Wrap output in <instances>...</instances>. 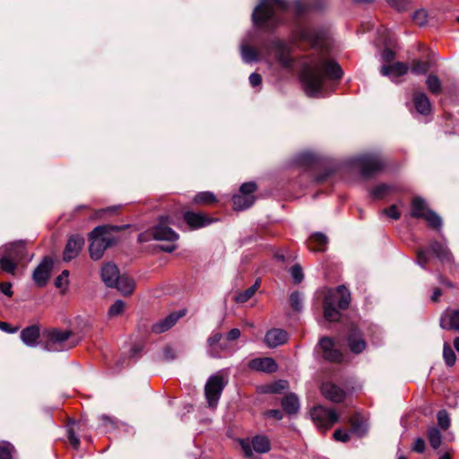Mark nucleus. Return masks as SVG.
<instances>
[{
  "instance_id": "1",
  "label": "nucleus",
  "mask_w": 459,
  "mask_h": 459,
  "mask_svg": "<svg viewBox=\"0 0 459 459\" xmlns=\"http://www.w3.org/2000/svg\"><path fill=\"white\" fill-rule=\"evenodd\" d=\"M342 76V70L336 62L319 56L303 65L300 80L307 96L323 97L326 82Z\"/></svg>"
},
{
  "instance_id": "2",
  "label": "nucleus",
  "mask_w": 459,
  "mask_h": 459,
  "mask_svg": "<svg viewBox=\"0 0 459 459\" xmlns=\"http://www.w3.org/2000/svg\"><path fill=\"white\" fill-rule=\"evenodd\" d=\"M290 7L285 0H260L252 13L255 26L273 28L281 22L280 13Z\"/></svg>"
},
{
  "instance_id": "3",
  "label": "nucleus",
  "mask_w": 459,
  "mask_h": 459,
  "mask_svg": "<svg viewBox=\"0 0 459 459\" xmlns=\"http://www.w3.org/2000/svg\"><path fill=\"white\" fill-rule=\"evenodd\" d=\"M126 228V225H100L95 227L89 236L91 240L89 247L91 258L100 260L107 248L117 242V238L113 235V232H117Z\"/></svg>"
},
{
  "instance_id": "4",
  "label": "nucleus",
  "mask_w": 459,
  "mask_h": 459,
  "mask_svg": "<svg viewBox=\"0 0 459 459\" xmlns=\"http://www.w3.org/2000/svg\"><path fill=\"white\" fill-rule=\"evenodd\" d=\"M411 216L422 218L428 224L435 229L440 230L442 226L441 217L434 211L429 209L426 202L421 197H415L411 202Z\"/></svg>"
},
{
  "instance_id": "5",
  "label": "nucleus",
  "mask_w": 459,
  "mask_h": 459,
  "mask_svg": "<svg viewBox=\"0 0 459 459\" xmlns=\"http://www.w3.org/2000/svg\"><path fill=\"white\" fill-rule=\"evenodd\" d=\"M354 164L359 168L363 177L369 178L383 169L385 161L377 153H366L356 157Z\"/></svg>"
},
{
  "instance_id": "6",
  "label": "nucleus",
  "mask_w": 459,
  "mask_h": 459,
  "mask_svg": "<svg viewBox=\"0 0 459 459\" xmlns=\"http://www.w3.org/2000/svg\"><path fill=\"white\" fill-rule=\"evenodd\" d=\"M226 384L227 382L220 374L212 375L208 378L204 393L210 408H216Z\"/></svg>"
},
{
  "instance_id": "7",
  "label": "nucleus",
  "mask_w": 459,
  "mask_h": 459,
  "mask_svg": "<svg viewBox=\"0 0 459 459\" xmlns=\"http://www.w3.org/2000/svg\"><path fill=\"white\" fill-rule=\"evenodd\" d=\"M71 333L69 331L52 330L48 334V339L45 342L44 349L47 351L56 352L68 350L74 344H67Z\"/></svg>"
},
{
  "instance_id": "8",
  "label": "nucleus",
  "mask_w": 459,
  "mask_h": 459,
  "mask_svg": "<svg viewBox=\"0 0 459 459\" xmlns=\"http://www.w3.org/2000/svg\"><path fill=\"white\" fill-rule=\"evenodd\" d=\"M149 235H152L156 240H165L169 242H174L178 238V234L167 225V222L163 221V218L160 223L150 230V232L140 234L139 241L144 242L149 240Z\"/></svg>"
},
{
  "instance_id": "9",
  "label": "nucleus",
  "mask_w": 459,
  "mask_h": 459,
  "mask_svg": "<svg viewBox=\"0 0 459 459\" xmlns=\"http://www.w3.org/2000/svg\"><path fill=\"white\" fill-rule=\"evenodd\" d=\"M310 414L315 424L325 430L330 429L338 420L335 411L324 406L314 407Z\"/></svg>"
},
{
  "instance_id": "10",
  "label": "nucleus",
  "mask_w": 459,
  "mask_h": 459,
  "mask_svg": "<svg viewBox=\"0 0 459 459\" xmlns=\"http://www.w3.org/2000/svg\"><path fill=\"white\" fill-rule=\"evenodd\" d=\"M326 36L327 30L325 29H314L307 25L299 26L297 31V37L312 47H320L325 40Z\"/></svg>"
},
{
  "instance_id": "11",
  "label": "nucleus",
  "mask_w": 459,
  "mask_h": 459,
  "mask_svg": "<svg viewBox=\"0 0 459 459\" xmlns=\"http://www.w3.org/2000/svg\"><path fill=\"white\" fill-rule=\"evenodd\" d=\"M329 297L332 306H336L340 309L348 308L351 303V293L344 285H339L336 289L325 290L323 300Z\"/></svg>"
},
{
  "instance_id": "12",
  "label": "nucleus",
  "mask_w": 459,
  "mask_h": 459,
  "mask_svg": "<svg viewBox=\"0 0 459 459\" xmlns=\"http://www.w3.org/2000/svg\"><path fill=\"white\" fill-rule=\"evenodd\" d=\"M0 255H4L18 264L22 262L28 256L25 242L20 240L1 247Z\"/></svg>"
},
{
  "instance_id": "13",
  "label": "nucleus",
  "mask_w": 459,
  "mask_h": 459,
  "mask_svg": "<svg viewBox=\"0 0 459 459\" xmlns=\"http://www.w3.org/2000/svg\"><path fill=\"white\" fill-rule=\"evenodd\" d=\"M53 268V260L50 257H44L40 264L35 268L32 278L38 287H44L49 277Z\"/></svg>"
},
{
  "instance_id": "14",
  "label": "nucleus",
  "mask_w": 459,
  "mask_h": 459,
  "mask_svg": "<svg viewBox=\"0 0 459 459\" xmlns=\"http://www.w3.org/2000/svg\"><path fill=\"white\" fill-rule=\"evenodd\" d=\"M253 450L259 454L267 453L270 448V442L267 437L264 436H255L253 437L251 441V445L248 441L242 440L241 441V447L247 457H251L253 455Z\"/></svg>"
},
{
  "instance_id": "15",
  "label": "nucleus",
  "mask_w": 459,
  "mask_h": 459,
  "mask_svg": "<svg viewBox=\"0 0 459 459\" xmlns=\"http://www.w3.org/2000/svg\"><path fill=\"white\" fill-rule=\"evenodd\" d=\"M409 71L407 64L403 62H395L390 65H384L380 67V74L387 76L394 82H399V78L406 74Z\"/></svg>"
},
{
  "instance_id": "16",
  "label": "nucleus",
  "mask_w": 459,
  "mask_h": 459,
  "mask_svg": "<svg viewBox=\"0 0 459 459\" xmlns=\"http://www.w3.org/2000/svg\"><path fill=\"white\" fill-rule=\"evenodd\" d=\"M84 245V238L80 235L72 236L65 247L63 259L69 262L75 258Z\"/></svg>"
},
{
  "instance_id": "17",
  "label": "nucleus",
  "mask_w": 459,
  "mask_h": 459,
  "mask_svg": "<svg viewBox=\"0 0 459 459\" xmlns=\"http://www.w3.org/2000/svg\"><path fill=\"white\" fill-rule=\"evenodd\" d=\"M319 346L322 350L325 359L331 362H340L342 359V354L333 348V342L331 338H321L319 341Z\"/></svg>"
},
{
  "instance_id": "18",
  "label": "nucleus",
  "mask_w": 459,
  "mask_h": 459,
  "mask_svg": "<svg viewBox=\"0 0 459 459\" xmlns=\"http://www.w3.org/2000/svg\"><path fill=\"white\" fill-rule=\"evenodd\" d=\"M289 340L288 333L283 329L273 328L266 332L264 342L269 348H276L286 343Z\"/></svg>"
},
{
  "instance_id": "19",
  "label": "nucleus",
  "mask_w": 459,
  "mask_h": 459,
  "mask_svg": "<svg viewBox=\"0 0 459 459\" xmlns=\"http://www.w3.org/2000/svg\"><path fill=\"white\" fill-rule=\"evenodd\" d=\"M322 394L333 403H341L345 398V392L331 382L323 383L321 385Z\"/></svg>"
},
{
  "instance_id": "20",
  "label": "nucleus",
  "mask_w": 459,
  "mask_h": 459,
  "mask_svg": "<svg viewBox=\"0 0 459 459\" xmlns=\"http://www.w3.org/2000/svg\"><path fill=\"white\" fill-rule=\"evenodd\" d=\"M183 217L187 225L193 230L203 228L212 222V219L200 212H186Z\"/></svg>"
},
{
  "instance_id": "21",
  "label": "nucleus",
  "mask_w": 459,
  "mask_h": 459,
  "mask_svg": "<svg viewBox=\"0 0 459 459\" xmlns=\"http://www.w3.org/2000/svg\"><path fill=\"white\" fill-rule=\"evenodd\" d=\"M249 368L253 370L262 371L265 373H273L277 370L278 366L272 358H257L249 361Z\"/></svg>"
},
{
  "instance_id": "22",
  "label": "nucleus",
  "mask_w": 459,
  "mask_h": 459,
  "mask_svg": "<svg viewBox=\"0 0 459 459\" xmlns=\"http://www.w3.org/2000/svg\"><path fill=\"white\" fill-rule=\"evenodd\" d=\"M440 326L446 330L459 331V310L447 309L440 317Z\"/></svg>"
},
{
  "instance_id": "23",
  "label": "nucleus",
  "mask_w": 459,
  "mask_h": 459,
  "mask_svg": "<svg viewBox=\"0 0 459 459\" xmlns=\"http://www.w3.org/2000/svg\"><path fill=\"white\" fill-rule=\"evenodd\" d=\"M101 279L107 287H112L117 283L119 275L117 266L113 263L105 264L100 271Z\"/></svg>"
},
{
  "instance_id": "24",
  "label": "nucleus",
  "mask_w": 459,
  "mask_h": 459,
  "mask_svg": "<svg viewBox=\"0 0 459 459\" xmlns=\"http://www.w3.org/2000/svg\"><path fill=\"white\" fill-rule=\"evenodd\" d=\"M272 48L278 56L279 62L283 67H290L292 60L290 56V49L287 45L281 40H274L272 43Z\"/></svg>"
},
{
  "instance_id": "25",
  "label": "nucleus",
  "mask_w": 459,
  "mask_h": 459,
  "mask_svg": "<svg viewBox=\"0 0 459 459\" xmlns=\"http://www.w3.org/2000/svg\"><path fill=\"white\" fill-rule=\"evenodd\" d=\"M348 344L353 353H360L366 348V342L357 328H351L348 334Z\"/></svg>"
},
{
  "instance_id": "26",
  "label": "nucleus",
  "mask_w": 459,
  "mask_h": 459,
  "mask_svg": "<svg viewBox=\"0 0 459 459\" xmlns=\"http://www.w3.org/2000/svg\"><path fill=\"white\" fill-rule=\"evenodd\" d=\"M348 344L353 353H360L366 348V342L357 328H351L348 334Z\"/></svg>"
},
{
  "instance_id": "27",
  "label": "nucleus",
  "mask_w": 459,
  "mask_h": 459,
  "mask_svg": "<svg viewBox=\"0 0 459 459\" xmlns=\"http://www.w3.org/2000/svg\"><path fill=\"white\" fill-rule=\"evenodd\" d=\"M400 191H402V187L397 184H380L370 191V195L373 199H382Z\"/></svg>"
},
{
  "instance_id": "28",
  "label": "nucleus",
  "mask_w": 459,
  "mask_h": 459,
  "mask_svg": "<svg viewBox=\"0 0 459 459\" xmlns=\"http://www.w3.org/2000/svg\"><path fill=\"white\" fill-rule=\"evenodd\" d=\"M413 103L417 112L426 116L431 111V105L429 98L423 92H415L413 94Z\"/></svg>"
},
{
  "instance_id": "29",
  "label": "nucleus",
  "mask_w": 459,
  "mask_h": 459,
  "mask_svg": "<svg viewBox=\"0 0 459 459\" xmlns=\"http://www.w3.org/2000/svg\"><path fill=\"white\" fill-rule=\"evenodd\" d=\"M39 338V329L36 325L28 326L21 332V339L24 344L35 347Z\"/></svg>"
},
{
  "instance_id": "30",
  "label": "nucleus",
  "mask_w": 459,
  "mask_h": 459,
  "mask_svg": "<svg viewBox=\"0 0 459 459\" xmlns=\"http://www.w3.org/2000/svg\"><path fill=\"white\" fill-rule=\"evenodd\" d=\"M181 314L172 313L164 319L154 324L152 327V332L155 333H161L170 329L177 321L180 318Z\"/></svg>"
},
{
  "instance_id": "31",
  "label": "nucleus",
  "mask_w": 459,
  "mask_h": 459,
  "mask_svg": "<svg viewBox=\"0 0 459 459\" xmlns=\"http://www.w3.org/2000/svg\"><path fill=\"white\" fill-rule=\"evenodd\" d=\"M430 250L441 262H450L453 255L446 244L434 241L429 246Z\"/></svg>"
},
{
  "instance_id": "32",
  "label": "nucleus",
  "mask_w": 459,
  "mask_h": 459,
  "mask_svg": "<svg viewBox=\"0 0 459 459\" xmlns=\"http://www.w3.org/2000/svg\"><path fill=\"white\" fill-rule=\"evenodd\" d=\"M233 208L237 211H241L249 208L255 202V196L253 195H235L232 198Z\"/></svg>"
},
{
  "instance_id": "33",
  "label": "nucleus",
  "mask_w": 459,
  "mask_h": 459,
  "mask_svg": "<svg viewBox=\"0 0 459 459\" xmlns=\"http://www.w3.org/2000/svg\"><path fill=\"white\" fill-rule=\"evenodd\" d=\"M111 288H117L124 295L131 294L134 289V281L132 278L126 275H118L117 283Z\"/></svg>"
},
{
  "instance_id": "34",
  "label": "nucleus",
  "mask_w": 459,
  "mask_h": 459,
  "mask_svg": "<svg viewBox=\"0 0 459 459\" xmlns=\"http://www.w3.org/2000/svg\"><path fill=\"white\" fill-rule=\"evenodd\" d=\"M330 300V297L323 300L324 317L329 322H337L341 317L340 308L336 306H332Z\"/></svg>"
},
{
  "instance_id": "35",
  "label": "nucleus",
  "mask_w": 459,
  "mask_h": 459,
  "mask_svg": "<svg viewBox=\"0 0 459 459\" xmlns=\"http://www.w3.org/2000/svg\"><path fill=\"white\" fill-rule=\"evenodd\" d=\"M327 244V237L321 233L312 234L308 240V247L313 251H323Z\"/></svg>"
},
{
  "instance_id": "36",
  "label": "nucleus",
  "mask_w": 459,
  "mask_h": 459,
  "mask_svg": "<svg viewBox=\"0 0 459 459\" xmlns=\"http://www.w3.org/2000/svg\"><path fill=\"white\" fill-rule=\"evenodd\" d=\"M222 334L215 333L212 334L207 340V353L210 357L220 358V350L218 344L221 342Z\"/></svg>"
},
{
  "instance_id": "37",
  "label": "nucleus",
  "mask_w": 459,
  "mask_h": 459,
  "mask_svg": "<svg viewBox=\"0 0 459 459\" xmlns=\"http://www.w3.org/2000/svg\"><path fill=\"white\" fill-rule=\"evenodd\" d=\"M281 405L288 414H294L299 408V399L295 394H290L282 399Z\"/></svg>"
},
{
  "instance_id": "38",
  "label": "nucleus",
  "mask_w": 459,
  "mask_h": 459,
  "mask_svg": "<svg viewBox=\"0 0 459 459\" xmlns=\"http://www.w3.org/2000/svg\"><path fill=\"white\" fill-rule=\"evenodd\" d=\"M240 53H241L242 60L245 63L248 64V63L258 61V56H259L258 52L256 50H255L253 48H251L246 44L241 45Z\"/></svg>"
},
{
  "instance_id": "39",
  "label": "nucleus",
  "mask_w": 459,
  "mask_h": 459,
  "mask_svg": "<svg viewBox=\"0 0 459 459\" xmlns=\"http://www.w3.org/2000/svg\"><path fill=\"white\" fill-rule=\"evenodd\" d=\"M259 285H260L259 281H255V282L251 287H249L245 291L238 293L236 296V298H235L236 302L245 303L247 300H249L254 296V294L256 292V290H258Z\"/></svg>"
},
{
  "instance_id": "40",
  "label": "nucleus",
  "mask_w": 459,
  "mask_h": 459,
  "mask_svg": "<svg viewBox=\"0 0 459 459\" xmlns=\"http://www.w3.org/2000/svg\"><path fill=\"white\" fill-rule=\"evenodd\" d=\"M316 157L310 152H304L297 155L296 163L302 167H309L315 163Z\"/></svg>"
},
{
  "instance_id": "41",
  "label": "nucleus",
  "mask_w": 459,
  "mask_h": 459,
  "mask_svg": "<svg viewBox=\"0 0 459 459\" xmlns=\"http://www.w3.org/2000/svg\"><path fill=\"white\" fill-rule=\"evenodd\" d=\"M427 433H428V439H429L430 446L434 449L438 448L441 445V440H442L441 433H440L439 429L436 427H431V428H429Z\"/></svg>"
},
{
  "instance_id": "42",
  "label": "nucleus",
  "mask_w": 459,
  "mask_h": 459,
  "mask_svg": "<svg viewBox=\"0 0 459 459\" xmlns=\"http://www.w3.org/2000/svg\"><path fill=\"white\" fill-rule=\"evenodd\" d=\"M17 264L18 263L9 259L8 257L0 255V268L2 271L10 274H14L17 269Z\"/></svg>"
},
{
  "instance_id": "43",
  "label": "nucleus",
  "mask_w": 459,
  "mask_h": 459,
  "mask_svg": "<svg viewBox=\"0 0 459 459\" xmlns=\"http://www.w3.org/2000/svg\"><path fill=\"white\" fill-rule=\"evenodd\" d=\"M193 202L195 204H212L216 202V197L213 193L206 191V192H200L195 195L194 197Z\"/></svg>"
},
{
  "instance_id": "44",
  "label": "nucleus",
  "mask_w": 459,
  "mask_h": 459,
  "mask_svg": "<svg viewBox=\"0 0 459 459\" xmlns=\"http://www.w3.org/2000/svg\"><path fill=\"white\" fill-rule=\"evenodd\" d=\"M290 302L291 307L299 312L303 308V295L299 291H293L290 296Z\"/></svg>"
},
{
  "instance_id": "45",
  "label": "nucleus",
  "mask_w": 459,
  "mask_h": 459,
  "mask_svg": "<svg viewBox=\"0 0 459 459\" xmlns=\"http://www.w3.org/2000/svg\"><path fill=\"white\" fill-rule=\"evenodd\" d=\"M428 89L434 94H438L441 91V82L437 76L430 74L426 80Z\"/></svg>"
},
{
  "instance_id": "46",
  "label": "nucleus",
  "mask_w": 459,
  "mask_h": 459,
  "mask_svg": "<svg viewBox=\"0 0 459 459\" xmlns=\"http://www.w3.org/2000/svg\"><path fill=\"white\" fill-rule=\"evenodd\" d=\"M443 358L447 366L452 367L455 363L456 356L447 342L443 346Z\"/></svg>"
},
{
  "instance_id": "47",
  "label": "nucleus",
  "mask_w": 459,
  "mask_h": 459,
  "mask_svg": "<svg viewBox=\"0 0 459 459\" xmlns=\"http://www.w3.org/2000/svg\"><path fill=\"white\" fill-rule=\"evenodd\" d=\"M429 68V65L427 62L420 60H413L411 65V73L416 75L425 74Z\"/></svg>"
},
{
  "instance_id": "48",
  "label": "nucleus",
  "mask_w": 459,
  "mask_h": 459,
  "mask_svg": "<svg viewBox=\"0 0 459 459\" xmlns=\"http://www.w3.org/2000/svg\"><path fill=\"white\" fill-rule=\"evenodd\" d=\"M293 6L298 15L302 14L310 8H320V6L312 5V4L307 0H296Z\"/></svg>"
},
{
  "instance_id": "49",
  "label": "nucleus",
  "mask_w": 459,
  "mask_h": 459,
  "mask_svg": "<svg viewBox=\"0 0 459 459\" xmlns=\"http://www.w3.org/2000/svg\"><path fill=\"white\" fill-rule=\"evenodd\" d=\"M428 17V12L425 9H419L411 15L412 21L420 27L427 24Z\"/></svg>"
},
{
  "instance_id": "50",
  "label": "nucleus",
  "mask_w": 459,
  "mask_h": 459,
  "mask_svg": "<svg viewBox=\"0 0 459 459\" xmlns=\"http://www.w3.org/2000/svg\"><path fill=\"white\" fill-rule=\"evenodd\" d=\"M126 304L121 299H117L108 309V316L111 317L121 315L125 310Z\"/></svg>"
},
{
  "instance_id": "51",
  "label": "nucleus",
  "mask_w": 459,
  "mask_h": 459,
  "mask_svg": "<svg viewBox=\"0 0 459 459\" xmlns=\"http://www.w3.org/2000/svg\"><path fill=\"white\" fill-rule=\"evenodd\" d=\"M438 426L443 429H447L450 426V418L446 411L441 410L437 414Z\"/></svg>"
},
{
  "instance_id": "52",
  "label": "nucleus",
  "mask_w": 459,
  "mask_h": 459,
  "mask_svg": "<svg viewBox=\"0 0 459 459\" xmlns=\"http://www.w3.org/2000/svg\"><path fill=\"white\" fill-rule=\"evenodd\" d=\"M290 275L292 277V280L295 283H300L304 279V274L302 272V268L299 264L293 265L290 269Z\"/></svg>"
},
{
  "instance_id": "53",
  "label": "nucleus",
  "mask_w": 459,
  "mask_h": 459,
  "mask_svg": "<svg viewBox=\"0 0 459 459\" xmlns=\"http://www.w3.org/2000/svg\"><path fill=\"white\" fill-rule=\"evenodd\" d=\"M69 272L67 270H64L60 275H58L55 280V285L56 288H66L69 281H68Z\"/></svg>"
},
{
  "instance_id": "54",
  "label": "nucleus",
  "mask_w": 459,
  "mask_h": 459,
  "mask_svg": "<svg viewBox=\"0 0 459 459\" xmlns=\"http://www.w3.org/2000/svg\"><path fill=\"white\" fill-rule=\"evenodd\" d=\"M429 257L430 255L428 249H420L417 254V264L422 268H425L426 264L429 261Z\"/></svg>"
},
{
  "instance_id": "55",
  "label": "nucleus",
  "mask_w": 459,
  "mask_h": 459,
  "mask_svg": "<svg viewBox=\"0 0 459 459\" xmlns=\"http://www.w3.org/2000/svg\"><path fill=\"white\" fill-rule=\"evenodd\" d=\"M13 446L9 443H4L0 446V459H13L12 450Z\"/></svg>"
},
{
  "instance_id": "56",
  "label": "nucleus",
  "mask_w": 459,
  "mask_h": 459,
  "mask_svg": "<svg viewBox=\"0 0 459 459\" xmlns=\"http://www.w3.org/2000/svg\"><path fill=\"white\" fill-rule=\"evenodd\" d=\"M386 2L398 11H405L409 7V0H386Z\"/></svg>"
},
{
  "instance_id": "57",
  "label": "nucleus",
  "mask_w": 459,
  "mask_h": 459,
  "mask_svg": "<svg viewBox=\"0 0 459 459\" xmlns=\"http://www.w3.org/2000/svg\"><path fill=\"white\" fill-rule=\"evenodd\" d=\"M256 190V185L254 182L244 183L240 188L239 193L243 195H253Z\"/></svg>"
},
{
  "instance_id": "58",
  "label": "nucleus",
  "mask_w": 459,
  "mask_h": 459,
  "mask_svg": "<svg viewBox=\"0 0 459 459\" xmlns=\"http://www.w3.org/2000/svg\"><path fill=\"white\" fill-rule=\"evenodd\" d=\"M395 52L392 49L385 48L381 55L382 60L385 63H390L395 59Z\"/></svg>"
},
{
  "instance_id": "59",
  "label": "nucleus",
  "mask_w": 459,
  "mask_h": 459,
  "mask_svg": "<svg viewBox=\"0 0 459 459\" xmlns=\"http://www.w3.org/2000/svg\"><path fill=\"white\" fill-rule=\"evenodd\" d=\"M333 437L337 441L347 442L350 439V434L343 429H336L333 433Z\"/></svg>"
},
{
  "instance_id": "60",
  "label": "nucleus",
  "mask_w": 459,
  "mask_h": 459,
  "mask_svg": "<svg viewBox=\"0 0 459 459\" xmlns=\"http://www.w3.org/2000/svg\"><path fill=\"white\" fill-rule=\"evenodd\" d=\"M384 212L391 219L398 220L400 218V212L395 205H391L384 210Z\"/></svg>"
},
{
  "instance_id": "61",
  "label": "nucleus",
  "mask_w": 459,
  "mask_h": 459,
  "mask_svg": "<svg viewBox=\"0 0 459 459\" xmlns=\"http://www.w3.org/2000/svg\"><path fill=\"white\" fill-rule=\"evenodd\" d=\"M412 450L418 453H423L425 451V441L421 437H418L415 439L414 444L412 446Z\"/></svg>"
},
{
  "instance_id": "62",
  "label": "nucleus",
  "mask_w": 459,
  "mask_h": 459,
  "mask_svg": "<svg viewBox=\"0 0 459 459\" xmlns=\"http://www.w3.org/2000/svg\"><path fill=\"white\" fill-rule=\"evenodd\" d=\"M352 431L359 436H362L366 433L367 428L362 422H352Z\"/></svg>"
},
{
  "instance_id": "63",
  "label": "nucleus",
  "mask_w": 459,
  "mask_h": 459,
  "mask_svg": "<svg viewBox=\"0 0 459 459\" xmlns=\"http://www.w3.org/2000/svg\"><path fill=\"white\" fill-rule=\"evenodd\" d=\"M68 438H69V441H70L71 445L74 448H78L79 447L80 440H79L78 437L75 435V433H74V431L73 429H69L68 430Z\"/></svg>"
},
{
  "instance_id": "64",
  "label": "nucleus",
  "mask_w": 459,
  "mask_h": 459,
  "mask_svg": "<svg viewBox=\"0 0 459 459\" xmlns=\"http://www.w3.org/2000/svg\"><path fill=\"white\" fill-rule=\"evenodd\" d=\"M249 82L253 87L259 86L262 83L261 75L256 73H252L249 76Z\"/></svg>"
}]
</instances>
